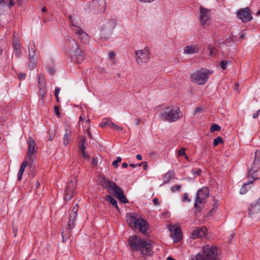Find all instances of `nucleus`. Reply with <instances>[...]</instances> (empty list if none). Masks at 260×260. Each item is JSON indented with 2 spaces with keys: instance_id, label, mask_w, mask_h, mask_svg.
<instances>
[{
  "instance_id": "1",
  "label": "nucleus",
  "mask_w": 260,
  "mask_h": 260,
  "mask_svg": "<svg viewBox=\"0 0 260 260\" xmlns=\"http://www.w3.org/2000/svg\"><path fill=\"white\" fill-rule=\"evenodd\" d=\"M65 52L68 53L73 62L80 63L85 58L84 53L72 38L68 39L64 47Z\"/></svg>"
},
{
  "instance_id": "2",
  "label": "nucleus",
  "mask_w": 260,
  "mask_h": 260,
  "mask_svg": "<svg viewBox=\"0 0 260 260\" xmlns=\"http://www.w3.org/2000/svg\"><path fill=\"white\" fill-rule=\"evenodd\" d=\"M128 242L132 251L140 250L143 255L151 254L152 246L150 242L141 239L137 235L130 236Z\"/></svg>"
},
{
  "instance_id": "3",
  "label": "nucleus",
  "mask_w": 260,
  "mask_h": 260,
  "mask_svg": "<svg viewBox=\"0 0 260 260\" xmlns=\"http://www.w3.org/2000/svg\"><path fill=\"white\" fill-rule=\"evenodd\" d=\"M159 116L162 121L174 122L181 118L182 114L178 107L168 106L161 110Z\"/></svg>"
},
{
  "instance_id": "4",
  "label": "nucleus",
  "mask_w": 260,
  "mask_h": 260,
  "mask_svg": "<svg viewBox=\"0 0 260 260\" xmlns=\"http://www.w3.org/2000/svg\"><path fill=\"white\" fill-rule=\"evenodd\" d=\"M217 248L210 245L203 247L202 250L199 252L194 258L190 260H218Z\"/></svg>"
},
{
  "instance_id": "5",
  "label": "nucleus",
  "mask_w": 260,
  "mask_h": 260,
  "mask_svg": "<svg viewBox=\"0 0 260 260\" xmlns=\"http://www.w3.org/2000/svg\"><path fill=\"white\" fill-rule=\"evenodd\" d=\"M101 185L106 189L113 191V193L121 202L124 204L128 203L122 190L114 182L104 178L101 181Z\"/></svg>"
},
{
  "instance_id": "6",
  "label": "nucleus",
  "mask_w": 260,
  "mask_h": 260,
  "mask_svg": "<svg viewBox=\"0 0 260 260\" xmlns=\"http://www.w3.org/2000/svg\"><path fill=\"white\" fill-rule=\"evenodd\" d=\"M212 72L207 69H202L191 75V80L198 85H204L209 78Z\"/></svg>"
},
{
  "instance_id": "7",
  "label": "nucleus",
  "mask_w": 260,
  "mask_h": 260,
  "mask_svg": "<svg viewBox=\"0 0 260 260\" xmlns=\"http://www.w3.org/2000/svg\"><path fill=\"white\" fill-rule=\"evenodd\" d=\"M106 0H94L85 6V9L89 13L99 14L104 13L106 10Z\"/></svg>"
},
{
  "instance_id": "8",
  "label": "nucleus",
  "mask_w": 260,
  "mask_h": 260,
  "mask_svg": "<svg viewBox=\"0 0 260 260\" xmlns=\"http://www.w3.org/2000/svg\"><path fill=\"white\" fill-rule=\"evenodd\" d=\"M209 191L207 187L204 186L198 190L196 193V202L194 206L196 209H198V204L204 203L209 196Z\"/></svg>"
},
{
  "instance_id": "9",
  "label": "nucleus",
  "mask_w": 260,
  "mask_h": 260,
  "mask_svg": "<svg viewBox=\"0 0 260 260\" xmlns=\"http://www.w3.org/2000/svg\"><path fill=\"white\" fill-rule=\"evenodd\" d=\"M260 168V160L258 158H254L252 166L250 167L248 172L247 177L249 182L252 183L255 180L258 179L256 173Z\"/></svg>"
},
{
  "instance_id": "10",
  "label": "nucleus",
  "mask_w": 260,
  "mask_h": 260,
  "mask_svg": "<svg viewBox=\"0 0 260 260\" xmlns=\"http://www.w3.org/2000/svg\"><path fill=\"white\" fill-rule=\"evenodd\" d=\"M136 61L138 64L142 65L147 62L150 58V51L148 48L146 47L140 50L136 51Z\"/></svg>"
},
{
  "instance_id": "11",
  "label": "nucleus",
  "mask_w": 260,
  "mask_h": 260,
  "mask_svg": "<svg viewBox=\"0 0 260 260\" xmlns=\"http://www.w3.org/2000/svg\"><path fill=\"white\" fill-rule=\"evenodd\" d=\"M28 144V153L27 158L29 162L32 163L36 159V150L35 149V142L31 137H29L27 141Z\"/></svg>"
},
{
  "instance_id": "12",
  "label": "nucleus",
  "mask_w": 260,
  "mask_h": 260,
  "mask_svg": "<svg viewBox=\"0 0 260 260\" xmlns=\"http://www.w3.org/2000/svg\"><path fill=\"white\" fill-rule=\"evenodd\" d=\"M237 18L243 22H247L252 19V16L248 8L241 9L237 13Z\"/></svg>"
},
{
  "instance_id": "13",
  "label": "nucleus",
  "mask_w": 260,
  "mask_h": 260,
  "mask_svg": "<svg viewBox=\"0 0 260 260\" xmlns=\"http://www.w3.org/2000/svg\"><path fill=\"white\" fill-rule=\"evenodd\" d=\"M75 226V221L69 219L66 230L62 231L61 233L63 242H64L66 241H67L71 236L72 230L74 229Z\"/></svg>"
},
{
  "instance_id": "14",
  "label": "nucleus",
  "mask_w": 260,
  "mask_h": 260,
  "mask_svg": "<svg viewBox=\"0 0 260 260\" xmlns=\"http://www.w3.org/2000/svg\"><path fill=\"white\" fill-rule=\"evenodd\" d=\"M171 236L175 242L180 241L182 238V233L180 228L177 225H172L170 228Z\"/></svg>"
},
{
  "instance_id": "15",
  "label": "nucleus",
  "mask_w": 260,
  "mask_h": 260,
  "mask_svg": "<svg viewBox=\"0 0 260 260\" xmlns=\"http://www.w3.org/2000/svg\"><path fill=\"white\" fill-rule=\"evenodd\" d=\"M34 47H28L29 63L30 69H34L36 66L37 57H36V48L34 43Z\"/></svg>"
},
{
  "instance_id": "16",
  "label": "nucleus",
  "mask_w": 260,
  "mask_h": 260,
  "mask_svg": "<svg viewBox=\"0 0 260 260\" xmlns=\"http://www.w3.org/2000/svg\"><path fill=\"white\" fill-rule=\"evenodd\" d=\"M34 47H28L29 63L30 69H34L36 66L37 57H36V48L34 43Z\"/></svg>"
},
{
  "instance_id": "17",
  "label": "nucleus",
  "mask_w": 260,
  "mask_h": 260,
  "mask_svg": "<svg viewBox=\"0 0 260 260\" xmlns=\"http://www.w3.org/2000/svg\"><path fill=\"white\" fill-rule=\"evenodd\" d=\"M200 11L201 13V23L205 27V25L207 23V21L210 19V10L201 6L200 7Z\"/></svg>"
},
{
  "instance_id": "18",
  "label": "nucleus",
  "mask_w": 260,
  "mask_h": 260,
  "mask_svg": "<svg viewBox=\"0 0 260 260\" xmlns=\"http://www.w3.org/2000/svg\"><path fill=\"white\" fill-rule=\"evenodd\" d=\"M260 211V198L256 202L252 203L249 208L248 212L250 217H253Z\"/></svg>"
},
{
  "instance_id": "19",
  "label": "nucleus",
  "mask_w": 260,
  "mask_h": 260,
  "mask_svg": "<svg viewBox=\"0 0 260 260\" xmlns=\"http://www.w3.org/2000/svg\"><path fill=\"white\" fill-rule=\"evenodd\" d=\"M69 19L73 26L72 30L75 33L76 36H78V37L80 36L82 34V32L84 31V30L79 25L77 22L74 21L72 16H69Z\"/></svg>"
},
{
  "instance_id": "20",
  "label": "nucleus",
  "mask_w": 260,
  "mask_h": 260,
  "mask_svg": "<svg viewBox=\"0 0 260 260\" xmlns=\"http://www.w3.org/2000/svg\"><path fill=\"white\" fill-rule=\"evenodd\" d=\"M199 51V47L197 45L192 44L187 45L184 48L183 53L186 54H193Z\"/></svg>"
},
{
  "instance_id": "21",
  "label": "nucleus",
  "mask_w": 260,
  "mask_h": 260,
  "mask_svg": "<svg viewBox=\"0 0 260 260\" xmlns=\"http://www.w3.org/2000/svg\"><path fill=\"white\" fill-rule=\"evenodd\" d=\"M136 214L132 213L127 215L126 220L130 226L136 228L137 223L139 218L136 217Z\"/></svg>"
},
{
  "instance_id": "22",
  "label": "nucleus",
  "mask_w": 260,
  "mask_h": 260,
  "mask_svg": "<svg viewBox=\"0 0 260 260\" xmlns=\"http://www.w3.org/2000/svg\"><path fill=\"white\" fill-rule=\"evenodd\" d=\"M138 228L139 231L143 234H145L148 228V224L146 220L142 218H139L137 223V227Z\"/></svg>"
},
{
  "instance_id": "23",
  "label": "nucleus",
  "mask_w": 260,
  "mask_h": 260,
  "mask_svg": "<svg viewBox=\"0 0 260 260\" xmlns=\"http://www.w3.org/2000/svg\"><path fill=\"white\" fill-rule=\"evenodd\" d=\"M206 228H196L191 233L192 238L196 239L204 237L206 234Z\"/></svg>"
},
{
  "instance_id": "24",
  "label": "nucleus",
  "mask_w": 260,
  "mask_h": 260,
  "mask_svg": "<svg viewBox=\"0 0 260 260\" xmlns=\"http://www.w3.org/2000/svg\"><path fill=\"white\" fill-rule=\"evenodd\" d=\"M28 161L27 160H24L22 164L21 165L20 168L18 171V180H21L22 179L23 173L25 170V168L28 165Z\"/></svg>"
},
{
  "instance_id": "25",
  "label": "nucleus",
  "mask_w": 260,
  "mask_h": 260,
  "mask_svg": "<svg viewBox=\"0 0 260 260\" xmlns=\"http://www.w3.org/2000/svg\"><path fill=\"white\" fill-rule=\"evenodd\" d=\"M71 138V131L69 129H66V133L64 135L63 143L65 146H67Z\"/></svg>"
},
{
  "instance_id": "26",
  "label": "nucleus",
  "mask_w": 260,
  "mask_h": 260,
  "mask_svg": "<svg viewBox=\"0 0 260 260\" xmlns=\"http://www.w3.org/2000/svg\"><path fill=\"white\" fill-rule=\"evenodd\" d=\"M78 38L80 41L84 44H86L89 42L90 37L89 35L84 31L82 32V34L78 37Z\"/></svg>"
},
{
  "instance_id": "27",
  "label": "nucleus",
  "mask_w": 260,
  "mask_h": 260,
  "mask_svg": "<svg viewBox=\"0 0 260 260\" xmlns=\"http://www.w3.org/2000/svg\"><path fill=\"white\" fill-rule=\"evenodd\" d=\"M39 88V94L41 96V101H44V100L46 95V88L45 86H38Z\"/></svg>"
},
{
  "instance_id": "28",
  "label": "nucleus",
  "mask_w": 260,
  "mask_h": 260,
  "mask_svg": "<svg viewBox=\"0 0 260 260\" xmlns=\"http://www.w3.org/2000/svg\"><path fill=\"white\" fill-rule=\"evenodd\" d=\"M77 181L76 179L74 178L73 180H71L67 185L66 188L71 190H74L76 187Z\"/></svg>"
},
{
  "instance_id": "29",
  "label": "nucleus",
  "mask_w": 260,
  "mask_h": 260,
  "mask_svg": "<svg viewBox=\"0 0 260 260\" xmlns=\"http://www.w3.org/2000/svg\"><path fill=\"white\" fill-rule=\"evenodd\" d=\"M250 183H251L249 182V180H248L247 183H245L242 186L241 188L240 189V194H245V193H246L247 192V191L249 190V189L250 188V187L249 186V185Z\"/></svg>"
},
{
  "instance_id": "30",
  "label": "nucleus",
  "mask_w": 260,
  "mask_h": 260,
  "mask_svg": "<svg viewBox=\"0 0 260 260\" xmlns=\"http://www.w3.org/2000/svg\"><path fill=\"white\" fill-rule=\"evenodd\" d=\"M106 200L109 201L112 205L114 206L117 209H118V205L116 201L111 195H108L106 197Z\"/></svg>"
},
{
  "instance_id": "31",
  "label": "nucleus",
  "mask_w": 260,
  "mask_h": 260,
  "mask_svg": "<svg viewBox=\"0 0 260 260\" xmlns=\"http://www.w3.org/2000/svg\"><path fill=\"white\" fill-rule=\"evenodd\" d=\"M73 195V190L68 189L66 188V193L65 194L64 199L66 201L70 200Z\"/></svg>"
},
{
  "instance_id": "32",
  "label": "nucleus",
  "mask_w": 260,
  "mask_h": 260,
  "mask_svg": "<svg viewBox=\"0 0 260 260\" xmlns=\"http://www.w3.org/2000/svg\"><path fill=\"white\" fill-rule=\"evenodd\" d=\"M14 53L17 57H19L21 54V51L20 49V45H16L14 46Z\"/></svg>"
},
{
  "instance_id": "33",
  "label": "nucleus",
  "mask_w": 260,
  "mask_h": 260,
  "mask_svg": "<svg viewBox=\"0 0 260 260\" xmlns=\"http://www.w3.org/2000/svg\"><path fill=\"white\" fill-rule=\"evenodd\" d=\"M38 86H45L46 82L44 75L40 74L38 77Z\"/></svg>"
},
{
  "instance_id": "34",
  "label": "nucleus",
  "mask_w": 260,
  "mask_h": 260,
  "mask_svg": "<svg viewBox=\"0 0 260 260\" xmlns=\"http://www.w3.org/2000/svg\"><path fill=\"white\" fill-rule=\"evenodd\" d=\"M208 49L210 50V55L211 56H214L216 54L217 50L216 47L211 45L208 46Z\"/></svg>"
},
{
  "instance_id": "35",
  "label": "nucleus",
  "mask_w": 260,
  "mask_h": 260,
  "mask_svg": "<svg viewBox=\"0 0 260 260\" xmlns=\"http://www.w3.org/2000/svg\"><path fill=\"white\" fill-rule=\"evenodd\" d=\"M112 124H114V123L110 120H106V121L103 122L100 124L102 128L106 127L107 126L109 127H112Z\"/></svg>"
},
{
  "instance_id": "36",
  "label": "nucleus",
  "mask_w": 260,
  "mask_h": 260,
  "mask_svg": "<svg viewBox=\"0 0 260 260\" xmlns=\"http://www.w3.org/2000/svg\"><path fill=\"white\" fill-rule=\"evenodd\" d=\"M229 62L227 60H222L219 62V64L222 70H225L227 68V65Z\"/></svg>"
},
{
  "instance_id": "37",
  "label": "nucleus",
  "mask_w": 260,
  "mask_h": 260,
  "mask_svg": "<svg viewBox=\"0 0 260 260\" xmlns=\"http://www.w3.org/2000/svg\"><path fill=\"white\" fill-rule=\"evenodd\" d=\"M223 143V140L221 137H217L215 138L213 141V145L215 146L218 145L219 143Z\"/></svg>"
},
{
  "instance_id": "38",
  "label": "nucleus",
  "mask_w": 260,
  "mask_h": 260,
  "mask_svg": "<svg viewBox=\"0 0 260 260\" xmlns=\"http://www.w3.org/2000/svg\"><path fill=\"white\" fill-rule=\"evenodd\" d=\"M220 128V127L218 124H213L210 127V131L212 132H214L215 131H219Z\"/></svg>"
},
{
  "instance_id": "39",
  "label": "nucleus",
  "mask_w": 260,
  "mask_h": 260,
  "mask_svg": "<svg viewBox=\"0 0 260 260\" xmlns=\"http://www.w3.org/2000/svg\"><path fill=\"white\" fill-rule=\"evenodd\" d=\"M182 201L183 202H190L191 200L188 198L187 193H184L182 197Z\"/></svg>"
},
{
  "instance_id": "40",
  "label": "nucleus",
  "mask_w": 260,
  "mask_h": 260,
  "mask_svg": "<svg viewBox=\"0 0 260 260\" xmlns=\"http://www.w3.org/2000/svg\"><path fill=\"white\" fill-rule=\"evenodd\" d=\"M181 187H182L181 185H176L173 186L171 188V190L173 192L177 191H180Z\"/></svg>"
},
{
  "instance_id": "41",
  "label": "nucleus",
  "mask_w": 260,
  "mask_h": 260,
  "mask_svg": "<svg viewBox=\"0 0 260 260\" xmlns=\"http://www.w3.org/2000/svg\"><path fill=\"white\" fill-rule=\"evenodd\" d=\"M171 178V173L170 172L167 173L164 177V181L168 182Z\"/></svg>"
},
{
  "instance_id": "42",
  "label": "nucleus",
  "mask_w": 260,
  "mask_h": 260,
  "mask_svg": "<svg viewBox=\"0 0 260 260\" xmlns=\"http://www.w3.org/2000/svg\"><path fill=\"white\" fill-rule=\"evenodd\" d=\"M185 149L184 148H182L179 150H178V155H177L178 156L180 157V156H181L185 155L186 153H185Z\"/></svg>"
},
{
  "instance_id": "43",
  "label": "nucleus",
  "mask_w": 260,
  "mask_h": 260,
  "mask_svg": "<svg viewBox=\"0 0 260 260\" xmlns=\"http://www.w3.org/2000/svg\"><path fill=\"white\" fill-rule=\"evenodd\" d=\"M121 157H120V156H118V157H117L116 160H114V161H113V162H112V165H113L114 166H115V167H116V168H117V167H118V165H117V164H118V162H119L121 161Z\"/></svg>"
},
{
  "instance_id": "44",
  "label": "nucleus",
  "mask_w": 260,
  "mask_h": 260,
  "mask_svg": "<svg viewBox=\"0 0 260 260\" xmlns=\"http://www.w3.org/2000/svg\"><path fill=\"white\" fill-rule=\"evenodd\" d=\"M13 47L16 46V45H20L19 44V40L18 38L15 36H14L13 38Z\"/></svg>"
},
{
  "instance_id": "45",
  "label": "nucleus",
  "mask_w": 260,
  "mask_h": 260,
  "mask_svg": "<svg viewBox=\"0 0 260 260\" xmlns=\"http://www.w3.org/2000/svg\"><path fill=\"white\" fill-rule=\"evenodd\" d=\"M111 128H112L114 129H116L117 131H121L123 129L122 127L118 126L117 125L115 124V123L112 124Z\"/></svg>"
},
{
  "instance_id": "46",
  "label": "nucleus",
  "mask_w": 260,
  "mask_h": 260,
  "mask_svg": "<svg viewBox=\"0 0 260 260\" xmlns=\"http://www.w3.org/2000/svg\"><path fill=\"white\" fill-rule=\"evenodd\" d=\"M77 216V215L75 214V213H70L69 219L75 221L76 220Z\"/></svg>"
},
{
  "instance_id": "47",
  "label": "nucleus",
  "mask_w": 260,
  "mask_h": 260,
  "mask_svg": "<svg viewBox=\"0 0 260 260\" xmlns=\"http://www.w3.org/2000/svg\"><path fill=\"white\" fill-rule=\"evenodd\" d=\"M78 211V206L76 204L73 208L71 213H75V214L77 215V213Z\"/></svg>"
},
{
  "instance_id": "48",
  "label": "nucleus",
  "mask_w": 260,
  "mask_h": 260,
  "mask_svg": "<svg viewBox=\"0 0 260 260\" xmlns=\"http://www.w3.org/2000/svg\"><path fill=\"white\" fill-rule=\"evenodd\" d=\"M15 0H10L9 3L8 4V7L9 9H10L12 7H13L15 5Z\"/></svg>"
},
{
  "instance_id": "49",
  "label": "nucleus",
  "mask_w": 260,
  "mask_h": 260,
  "mask_svg": "<svg viewBox=\"0 0 260 260\" xmlns=\"http://www.w3.org/2000/svg\"><path fill=\"white\" fill-rule=\"evenodd\" d=\"M60 90V88L58 87H56L55 89V98H57V96H58V94L59 93Z\"/></svg>"
},
{
  "instance_id": "50",
  "label": "nucleus",
  "mask_w": 260,
  "mask_h": 260,
  "mask_svg": "<svg viewBox=\"0 0 260 260\" xmlns=\"http://www.w3.org/2000/svg\"><path fill=\"white\" fill-rule=\"evenodd\" d=\"M141 165H142V166H143V168H144V169L145 170H147V167H148V165H147V162H146V161H143V162H141V164H139V166H141Z\"/></svg>"
},
{
  "instance_id": "51",
  "label": "nucleus",
  "mask_w": 260,
  "mask_h": 260,
  "mask_svg": "<svg viewBox=\"0 0 260 260\" xmlns=\"http://www.w3.org/2000/svg\"><path fill=\"white\" fill-rule=\"evenodd\" d=\"M82 156L83 158L85 159H88L89 158V156L88 154H86L85 151H82Z\"/></svg>"
},
{
  "instance_id": "52",
  "label": "nucleus",
  "mask_w": 260,
  "mask_h": 260,
  "mask_svg": "<svg viewBox=\"0 0 260 260\" xmlns=\"http://www.w3.org/2000/svg\"><path fill=\"white\" fill-rule=\"evenodd\" d=\"M203 111V110L202 108H201L200 107H198V108H196V109L195 110L194 113H195V114H196L197 113L202 112Z\"/></svg>"
},
{
  "instance_id": "53",
  "label": "nucleus",
  "mask_w": 260,
  "mask_h": 260,
  "mask_svg": "<svg viewBox=\"0 0 260 260\" xmlns=\"http://www.w3.org/2000/svg\"><path fill=\"white\" fill-rule=\"evenodd\" d=\"M48 70V72L51 74V75H53L54 74V73L55 72V71L54 70V69L53 68H48L47 69Z\"/></svg>"
},
{
  "instance_id": "54",
  "label": "nucleus",
  "mask_w": 260,
  "mask_h": 260,
  "mask_svg": "<svg viewBox=\"0 0 260 260\" xmlns=\"http://www.w3.org/2000/svg\"><path fill=\"white\" fill-rule=\"evenodd\" d=\"M26 77V74L24 73H20L19 75V78L20 80L24 79Z\"/></svg>"
},
{
  "instance_id": "55",
  "label": "nucleus",
  "mask_w": 260,
  "mask_h": 260,
  "mask_svg": "<svg viewBox=\"0 0 260 260\" xmlns=\"http://www.w3.org/2000/svg\"><path fill=\"white\" fill-rule=\"evenodd\" d=\"M85 115L84 114L81 115L79 118V124L82 122L84 120Z\"/></svg>"
},
{
  "instance_id": "56",
  "label": "nucleus",
  "mask_w": 260,
  "mask_h": 260,
  "mask_svg": "<svg viewBox=\"0 0 260 260\" xmlns=\"http://www.w3.org/2000/svg\"><path fill=\"white\" fill-rule=\"evenodd\" d=\"M109 57L111 59H113L114 58V57H115V53H114V52H109Z\"/></svg>"
},
{
  "instance_id": "57",
  "label": "nucleus",
  "mask_w": 260,
  "mask_h": 260,
  "mask_svg": "<svg viewBox=\"0 0 260 260\" xmlns=\"http://www.w3.org/2000/svg\"><path fill=\"white\" fill-rule=\"evenodd\" d=\"M153 203L155 206H157L158 205V200L157 198H155L153 199Z\"/></svg>"
},
{
  "instance_id": "58",
  "label": "nucleus",
  "mask_w": 260,
  "mask_h": 260,
  "mask_svg": "<svg viewBox=\"0 0 260 260\" xmlns=\"http://www.w3.org/2000/svg\"><path fill=\"white\" fill-rule=\"evenodd\" d=\"M54 111H55V112L56 113V114L59 116L60 114H59V108L57 107V106H55L54 107Z\"/></svg>"
},
{
  "instance_id": "59",
  "label": "nucleus",
  "mask_w": 260,
  "mask_h": 260,
  "mask_svg": "<svg viewBox=\"0 0 260 260\" xmlns=\"http://www.w3.org/2000/svg\"><path fill=\"white\" fill-rule=\"evenodd\" d=\"M260 151L257 150L255 152V158H258L259 159Z\"/></svg>"
},
{
  "instance_id": "60",
  "label": "nucleus",
  "mask_w": 260,
  "mask_h": 260,
  "mask_svg": "<svg viewBox=\"0 0 260 260\" xmlns=\"http://www.w3.org/2000/svg\"><path fill=\"white\" fill-rule=\"evenodd\" d=\"M259 112H260V109L257 111V112L256 113H254L252 115V117L253 118H256L257 117V116H258L259 114Z\"/></svg>"
},
{
  "instance_id": "61",
  "label": "nucleus",
  "mask_w": 260,
  "mask_h": 260,
  "mask_svg": "<svg viewBox=\"0 0 260 260\" xmlns=\"http://www.w3.org/2000/svg\"><path fill=\"white\" fill-rule=\"evenodd\" d=\"M154 0H139V1H140L141 2H142V3H152L154 1Z\"/></svg>"
},
{
  "instance_id": "62",
  "label": "nucleus",
  "mask_w": 260,
  "mask_h": 260,
  "mask_svg": "<svg viewBox=\"0 0 260 260\" xmlns=\"http://www.w3.org/2000/svg\"><path fill=\"white\" fill-rule=\"evenodd\" d=\"M85 137H82V139L80 140V143H81V145H85Z\"/></svg>"
},
{
  "instance_id": "63",
  "label": "nucleus",
  "mask_w": 260,
  "mask_h": 260,
  "mask_svg": "<svg viewBox=\"0 0 260 260\" xmlns=\"http://www.w3.org/2000/svg\"><path fill=\"white\" fill-rule=\"evenodd\" d=\"M92 164L94 165H97L98 164V160L96 158L93 157L92 158Z\"/></svg>"
},
{
  "instance_id": "64",
  "label": "nucleus",
  "mask_w": 260,
  "mask_h": 260,
  "mask_svg": "<svg viewBox=\"0 0 260 260\" xmlns=\"http://www.w3.org/2000/svg\"><path fill=\"white\" fill-rule=\"evenodd\" d=\"M136 158H137V159H138L139 160H141L142 159V157L141 154H137L136 155Z\"/></svg>"
}]
</instances>
